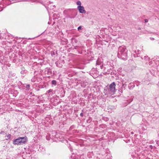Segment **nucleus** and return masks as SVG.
Returning <instances> with one entry per match:
<instances>
[{
  "instance_id": "nucleus-1",
  "label": "nucleus",
  "mask_w": 159,
  "mask_h": 159,
  "mask_svg": "<svg viewBox=\"0 0 159 159\" xmlns=\"http://www.w3.org/2000/svg\"><path fill=\"white\" fill-rule=\"evenodd\" d=\"M127 50L126 47L124 46H120L118 52V57L119 58L123 60L127 59Z\"/></svg>"
},
{
  "instance_id": "nucleus-2",
  "label": "nucleus",
  "mask_w": 159,
  "mask_h": 159,
  "mask_svg": "<svg viewBox=\"0 0 159 159\" xmlns=\"http://www.w3.org/2000/svg\"><path fill=\"white\" fill-rule=\"evenodd\" d=\"M27 138V137H19L14 140L13 144L15 145H21L25 144L26 142Z\"/></svg>"
},
{
  "instance_id": "nucleus-3",
  "label": "nucleus",
  "mask_w": 159,
  "mask_h": 159,
  "mask_svg": "<svg viewBox=\"0 0 159 159\" xmlns=\"http://www.w3.org/2000/svg\"><path fill=\"white\" fill-rule=\"evenodd\" d=\"M116 84L114 82H112L109 86L108 91L111 93H114L115 92Z\"/></svg>"
},
{
  "instance_id": "nucleus-4",
  "label": "nucleus",
  "mask_w": 159,
  "mask_h": 159,
  "mask_svg": "<svg viewBox=\"0 0 159 159\" xmlns=\"http://www.w3.org/2000/svg\"><path fill=\"white\" fill-rule=\"evenodd\" d=\"M77 9L80 13L82 14H85L86 11L84 9V8L83 6H80L77 7Z\"/></svg>"
},
{
  "instance_id": "nucleus-5",
  "label": "nucleus",
  "mask_w": 159,
  "mask_h": 159,
  "mask_svg": "<svg viewBox=\"0 0 159 159\" xmlns=\"http://www.w3.org/2000/svg\"><path fill=\"white\" fill-rule=\"evenodd\" d=\"M102 63V59L101 58H98L96 61V66L101 65Z\"/></svg>"
},
{
  "instance_id": "nucleus-6",
  "label": "nucleus",
  "mask_w": 159,
  "mask_h": 159,
  "mask_svg": "<svg viewBox=\"0 0 159 159\" xmlns=\"http://www.w3.org/2000/svg\"><path fill=\"white\" fill-rule=\"evenodd\" d=\"M52 84L56 85L57 84V82L55 80H52Z\"/></svg>"
},
{
  "instance_id": "nucleus-7",
  "label": "nucleus",
  "mask_w": 159,
  "mask_h": 159,
  "mask_svg": "<svg viewBox=\"0 0 159 159\" xmlns=\"http://www.w3.org/2000/svg\"><path fill=\"white\" fill-rule=\"evenodd\" d=\"M27 70H22L21 71V73L22 74H24V73H26Z\"/></svg>"
},
{
  "instance_id": "nucleus-8",
  "label": "nucleus",
  "mask_w": 159,
  "mask_h": 159,
  "mask_svg": "<svg viewBox=\"0 0 159 159\" xmlns=\"http://www.w3.org/2000/svg\"><path fill=\"white\" fill-rule=\"evenodd\" d=\"M82 26H80L78 28V30L80 32V30H82Z\"/></svg>"
},
{
  "instance_id": "nucleus-9",
  "label": "nucleus",
  "mask_w": 159,
  "mask_h": 159,
  "mask_svg": "<svg viewBox=\"0 0 159 159\" xmlns=\"http://www.w3.org/2000/svg\"><path fill=\"white\" fill-rule=\"evenodd\" d=\"M76 4L78 5V6H81V2L80 1H78L76 2Z\"/></svg>"
},
{
  "instance_id": "nucleus-10",
  "label": "nucleus",
  "mask_w": 159,
  "mask_h": 159,
  "mask_svg": "<svg viewBox=\"0 0 159 159\" xmlns=\"http://www.w3.org/2000/svg\"><path fill=\"white\" fill-rule=\"evenodd\" d=\"M7 139H6L7 140L8 139H10L11 137V135L10 134H9L7 135Z\"/></svg>"
},
{
  "instance_id": "nucleus-11",
  "label": "nucleus",
  "mask_w": 159,
  "mask_h": 159,
  "mask_svg": "<svg viewBox=\"0 0 159 159\" xmlns=\"http://www.w3.org/2000/svg\"><path fill=\"white\" fill-rule=\"evenodd\" d=\"M52 89H50L48 91H47V92L48 93H51V92H52Z\"/></svg>"
},
{
  "instance_id": "nucleus-12",
  "label": "nucleus",
  "mask_w": 159,
  "mask_h": 159,
  "mask_svg": "<svg viewBox=\"0 0 159 159\" xmlns=\"http://www.w3.org/2000/svg\"><path fill=\"white\" fill-rule=\"evenodd\" d=\"M100 68L101 69H102L103 68V65L102 64H102H101V65H100Z\"/></svg>"
},
{
  "instance_id": "nucleus-13",
  "label": "nucleus",
  "mask_w": 159,
  "mask_h": 159,
  "mask_svg": "<svg viewBox=\"0 0 159 159\" xmlns=\"http://www.w3.org/2000/svg\"><path fill=\"white\" fill-rule=\"evenodd\" d=\"M67 10H64V11H63V14H66V13L67 12Z\"/></svg>"
},
{
  "instance_id": "nucleus-14",
  "label": "nucleus",
  "mask_w": 159,
  "mask_h": 159,
  "mask_svg": "<svg viewBox=\"0 0 159 159\" xmlns=\"http://www.w3.org/2000/svg\"><path fill=\"white\" fill-rule=\"evenodd\" d=\"M30 87V85L29 84H27L26 85V88L27 89L29 88Z\"/></svg>"
},
{
  "instance_id": "nucleus-15",
  "label": "nucleus",
  "mask_w": 159,
  "mask_h": 159,
  "mask_svg": "<svg viewBox=\"0 0 159 159\" xmlns=\"http://www.w3.org/2000/svg\"><path fill=\"white\" fill-rule=\"evenodd\" d=\"M148 20L147 19H145L144 20V21H145V23H147L148 22Z\"/></svg>"
},
{
  "instance_id": "nucleus-16",
  "label": "nucleus",
  "mask_w": 159,
  "mask_h": 159,
  "mask_svg": "<svg viewBox=\"0 0 159 159\" xmlns=\"http://www.w3.org/2000/svg\"><path fill=\"white\" fill-rule=\"evenodd\" d=\"M4 133H5V132L3 131H2L0 132V134H3Z\"/></svg>"
},
{
  "instance_id": "nucleus-17",
  "label": "nucleus",
  "mask_w": 159,
  "mask_h": 159,
  "mask_svg": "<svg viewBox=\"0 0 159 159\" xmlns=\"http://www.w3.org/2000/svg\"><path fill=\"white\" fill-rule=\"evenodd\" d=\"M80 116H83V113H81L80 114Z\"/></svg>"
},
{
  "instance_id": "nucleus-18",
  "label": "nucleus",
  "mask_w": 159,
  "mask_h": 159,
  "mask_svg": "<svg viewBox=\"0 0 159 159\" xmlns=\"http://www.w3.org/2000/svg\"><path fill=\"white\" fill-rule=\"evenodd\" d=\"M51 53L52 55H55L54 52H52Z\"/></svg>"
},
{
  "instance_id": "nucleus-19",
  "label": "nucleus",
  "mask_w": 159,
  "mask_h": 159,
  "mask_svg": "<svg viewBox=\"0 0 159 159\" xmlns=\"http://www.w3.org/2000/svg\"><path fill=\"white\" fill-rule=\"evenodd\" d=\"M149 147H150V148H151V149H152V145H150L149 146Z\"/></svg>"
},
{
  "instance_id": "nucleus-20",
  "label": "nucleus",
  "mask_w": 159,
  "mask_h": 159,
  "mask_svg": "<svg viewBox=\"0 0 159 159\" xmlns=\"http://www.w3.org/2000/svg\"><path fill=\"white\" fill-rule=\"evenodd\" d=\"M77 46H75V49H76V48H77Z\"/></svg>"
},
{
  "instance_id": "nucleus-21",
  "label": "nucleus",
  "mask_w": 159,
  "mask_h": 159,
  "mask_svg": "<svg viewBox=\"0 0 159 159\" xmlns=\"http://www.w3.org/2000/svg\"><path fill=\"white\" fill-rule=\"evenodd\" d=\"M151 39L152 40H154V39L153 38H152V39Z\"/></svg>"
},
{
  "instance_id": "nucleus-22",
  "label": "nucleus",
  "mask_w": 159,
  "mask_h": 159,
  "mask_svg": "<svg viewBox=\"0 0 159 159\" xmlns=\"http://www.w3.org/2000/svg\"><path fill=\"white\" fill-rule=\"evenodd\" d=\"M138 30H141V28H139V29H138Z\"/></svg>"
},
{
  "instance_id": "nucleus-23",
  "label": "nucleus",
  "mask_w": 159,
  "mask_h": 159,
  "mask_svg": "<svg viewBox=\"0 0 159 159\" xmlns=\"http://www.w3.org/2000/svg\"><path fill=\"white\" fill-rule=\"evenodd\" d=\"M131 134H133V132H131Z\"/></svg>"
}]
</instances>
